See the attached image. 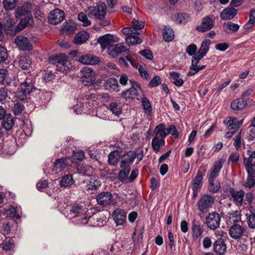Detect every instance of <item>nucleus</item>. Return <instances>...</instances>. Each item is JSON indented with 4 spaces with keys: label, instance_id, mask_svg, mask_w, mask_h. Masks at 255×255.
Returning <instances> with one entry per match:
<instances>
[{
    "label": "nucleus",
    "instance_id": "obj_27",
    "mask_svg": "<svg viewBox=\"0 0 255 255\" xmlns=\"http://www.w3.org/2000/svg\"><path fill=\"white\" fill-rule=\"evenodd\" d=\"M192 237L194 241L201 238L204 232V229L195 222H193L191 227Z\"/></svg>",
    "mask_w": 255,
    "mask_h": 255
},
{
    "label": "nucleus",
    "instance_id": "obj_20",
    "mask_svg": "<svg viewBox=\"0 0 255 255\" xmlns=\"http://www.w3.org/2000/svg\"><path fill=\"white\" fill-rule=\"evenodd\" d=\"M112 216L117 225H121L126 220L127 213L123 209H117L113 212Z\"/></svg>",
    "mask_w": 255,
    "mask_h": 255
},
{
    "label": "nucleus",
    "instance_id": "obj_29",
    "mask_svg": "<svg viewBox=\"0 0 255 255\" xmlns=\"http://www.w3.org/2000/svg\"><path fill=\"white\" fill-rule=\"evenodd\" d=\"M77 29V24L71 21L64 22L61 29L62 34H69L73 33Z\"/></svg>",
    "mask_w": 255,
    "mask_h": 255
},
{
    "label": "nucleus",
    "instance_id": "obj_15",
    "mask_svg": "<svg viewBox=\"0 0 255 255\" xmlns=\"http://www.w3.org/2000/svg\"><path fill=\"white\" fill-rule=\"evenodd\" d=\"M15 43L22 50L30 51L32 49V45L28 38L23 36H18L14 40Z\"/></svg>",
    "mask_w": 255,
    "mask_h": 255
},
{
    "label": "nucleus",
    "instance_id": "obj_16",
    "mask_svg": "<svg viewBox=\"0 0 255 255\" xmlns=\"http://www.w3.org/2000/svg\"><path fill=\"white\" fill-rule=\"evenodd\" d=\"M214 26L212 18L210 16H206L202 19L201 24L196 27V29L200 32H204L211 29Z\"/></svg>",
    "mask_w": 255,
    "mask_h": 255
},
{
    "label": "nucleus",
    "instance_id": "obj_37",
    "mask_svg": "<svg viewBox=\"0 0 255 255\" xmlns=\"http://www.w3.org/2000/svg\"><path fill=\"white\" fill-rule=\"evenodd\" d=\"M105 87L109 90L118 91L119 83L118 80L114 78H109L105 83Z\"/></svg>",
    "mask_w": 255,
    "mask_h": 255
},
{
    "label": "nucleus",
    "instance_id": "obj_12",
    "mask_svg": "<svg viewBox=\"0 0 255 255\" xmlns=\"http://www.w3.org/2000/svg\"><path fill=\"white\" fill-rule=\"evenodd\" d=\"M64 11L56 8L50 12L48 20L50 23L57 24L64 20Z\"/></svg>",
    "mask_w": 255,
    "mask_h": 255
},
{
    "label": "nucleus",
    "instance_id": "obj_47",
    "mask_svg": "<svg viewBox=\"0 0 255 255\" xmlns=\"http://www.w3.org/2000/svg\"><path fill=\"white\" fill-rule=\"evenodd\" d=\"M3 213L12 218H19V217L17 213V207H14L12 206H9L8 208H5Z\"/></svg>",
    "mask_w": 255,
    "mask_h": 255
},
{
    "label": "nucleus",
    "instance_id": "obj_60",
    "mask_svg": "<svg viewBox=\"0 0 255 255\" xmlns=\"http://www.w3.org/2000/svg\"><path fill=\"white\" fill-rule=\"evenodd\" d=\"M92 167L90 165H84L80 167V172L84 175L89 176L92 172Z\"/></svg>",
    "mask_w": 255,
    "mask_h": 255
},
{
    "label": "nucleus",
    "instance_id": "obj_1",
    "mask_svg": "<svg viewBox=\"0 0 255 255\" xmlns=\"http://www.w3.org/2000/svg\"><path fill=\"white\" fill-rule=\"evenodd\" d=\"M37 90V89L34 86L32 78L27 77L18 89L16 93V96L19 100L23 101L26 100L31 93Z\"/></svg>",
    "mask_w": 255,
    "mask_h": 255
},
{
    "label": "nucleus",
    "instance_id": "obj_33",
    "mask_svg": "<svg viewBox=\"0 0 255 255\" xmlns=\"http://www.w3.org/2000/svg\"><path fill=\"white\" fill-rule=\"evenodd\" d=\"M91 219L89 220L87 224L89 226H99L100 225V223L102 224L106 223L107 218L105 216L102 217L101 215L99 214L95 215L93 217L90 216Z\"/></svg>",
    "mask_w": 255,
    "mask_h": 255
},
{
    "label": "nucleus",
    "instance_id": "obj_9",
    "mask_svg": "<svg viewBox=\"0 0 255 255\" xmlns=\"http://www.w3.org/2000/svg\"><path fill=\"white\" fill-rule=\"evenodd\" d=\"M96 199L98 204L102 206H106L116 203L113 195L109 192H102L99 193Z\"/></svg>",
    "mask_w": 255,
    "mask_h": 255
},
{
    "label": "nucleus",
    "instance_id": "obj_31",
    "mask_svg": "<svg viewBox=\"0 0 255 255\" xmlns=\"http://www.w3.org/2000/svg\"><path fill=\"white\" fill-rule=\"evenodd\" d=\"M247 105V101L243 98H238L234 100L231 105V108L234 110H242Z\"/></svg>",
    "mask_w": 255,
    "mask_h": 255
},
{
    "label": "nucleus",
    "instance_id": "obj_54",
    "mask_svg": "<svg viewBox=\"0 0 255 255\" xmlns=\"http://www.w3.org/2000/svg\"><path fill=\"white\" fill-rule=\"evenodd\" d=\"M126 42L129 44L134 45L141 43L142 40L135 35H129L126 38Z\"/></svg>",
    "mask_w": 255,
    "mask_h": 255
},
{
    "label": "nucleus",
    "instance_id": "obj_11",
    "mask_svg": "<svg viewBox=\"0 0 255 255\" xmlns=\"http://www.w3.org/2000/svg\"><path fill=\"white\" fill-rule=\"evenodd\" d=\"M226 161L225 158H221L215 162L211 169V171L207 175L208 180H213L218 176L221 169L222 168Z\"/></svg>",
    "mask_w": 255,
    "mask_h": 255
},
{
    "label": "nucleus",
    "instance_id": "obj_36",
    "mask_svg": "<svg viewBox=\"0 0 255 255\" xmlns=\"http://www.w3.org/2000/svg\"><path fill=\"white\" fill-rule=\"evenodd\" d=\"M89 38V34L85 31H82L75 35L74 42L76 44H82Z\"/></svg>",
    "mask_w": 255,
    "mask_h": 255
},
{
    "label": "nucleus",
    "instance_id": "obj_14",
    "mask_svg": "<svg viewBox=\"0 0 255 255\" xmlns=\"http://www.w3.org/2000/svg\"><path fill=\"white\" fill-rule=\"evenodd\" d=\"M68 162L65 158L58 159L55 161L51 170V174H59L66 170L67 167Z\"/></svg>",
    "mask_w": 255,
    "mask_h": 255
},
{
    "label": "nucleus",
    "instance_id": "obj_18",
    "mask_svg": "<svg viewBox=\"0 0 255 255\" xmlns=\"http://www.w3.org/2000/svg\"><path fill=\"white\" fill-rule=\"evenodd\" d=\"M114 38L113 35L107 34L99 37L98 39V42L100 44L102 49L104 50L107 47H109L112 42L118 41L119 40L118 37H116L115 39H114Z\"/></svg>",
    "mask_w": 255,
    "mask_h": 255
},
{
    "label": "nucleus",
    "instance_id": "obj_22",
    "mask_svg": "<svg viewBox=\"0 0 255 255\" xmlns=\"http://www.w3.org/2000/svg\"><path fill=\"white\" fill-rule=\"evenodd\" d=\"M31 10V5L29 3H24L21 6H18L15 12L16 18H20L22 16L30 15V12Z\"/></svg>",
    "mask_w": 255,
    "mask_h": 255
},
{
    "label": "nucleus",
    "instance_id": "obj_45",
    "mask_svg": "<svg viewBox=\"0 0 255 255\" xmlns=\"http://www.w3.org/2000/svg\"><path fill=\"white\" fill-rule=\"evenodd\" d=\"M171 79L174 80V84L178 87L182 86L184 84L183 80L180 77V74L176 72H170L169 73Z\"/></svg>",
    "mask_w": 255,
    "mask_h": 255
},
{
    "label": "nucleus",
    "instance_id": "obj_25",
    "mask_svg": "<svg viewBox=\"0 0 255 255\" xmlns=\"http://www.w3.org/2000/svg\"><path fill=\"white\" fill-rule=\"evenodd\" d=\"M33 21L30 15H27L22 18L16 26L15 32H18L29 26L32 25Z\"/></svg>",
    "mask_w": 255,
    "mask_h": 255
},
{
    "label": "nucleus",
    "instance_id": "obj_50",
    "mask_svg": "<svg viewBox=\"0 0 255 255\" xmlns=\"http://www.w3.org/2000/svg\"><path fill=\"white\" fill-rule=\"evenodd\" d=\"M255 24V10L252 9L250 10L249 14V20L244 25V28L245 29H250L253 27Z\"/></svg>",
    "mask_w": 255,
    "mask_h": 255
},
{
    "label": "nucleus",
    "instance_id": "obj_13",
    "mask_svg": "<svg viewBox=\"0 0 255 255\" xmlns=\"http://www.w3.org/2000/svg\"><path fill=\"white\" fill-rule=\"evenodd\" d=\"M136 156V153L134 151L129 150L123 154L121 158V167L130 168V164L134 160Z\"/></svg>",
    "mask_w": 255,
    "mask_h": 255
},
{
    "label": "nucleus",
    "instance_id": "obj_2",
    "mask_svg": "<svg viewBox=\"0 0 255 255\" xmlns=\"http://www.w3.org/2000/svg\"><path fill=\"white\" fill-rule=\"evenodd\" d=\"M86 212V209L79 205H74L70 209V214L75 215L74 218L76 224L79 225L87 224L91 217L87 218L84 214Z\"/></svg>",
    "mask_w": 255,
    "mask_h": 255
},
{
    "label": "nucleus",
    "instance_id": "obj_4",
    "mask_svg": "<svg viewBox=\"0 0 255 255\" xmlns=\"http://www.w3.org/2000/svg\"><path fill=\"white\" fill-rule=\"evenodd\" d=\"M81 80L83 85L86 86H91L96 83V72L88 67H83L80 71Z\"/></svg>",
    "mask_w": 255,
    "mask_h": 255
},
{
    "label": "nucleus",
    "instance_id": "obj_56",
    "mask_svg": "<svg viewBox=\"0 0 255 255\" xmlns=\"http://www.w3.org/2000/svg\"><path fill=\"white\" fill-rule=\"evenodd\" d=\"M78 19L82 22L84 26H88L91 24V22L88 19L86 14L84 12L79 13Z\"/></svg>",
    "mask_w": 255,
    "mask_h": 255
},
{
    "label": "nucleus",
    "instance_id": "obj_55",
    "mask_svg": "<svg viewBox=\"0 0 255 255\" xmlns=\"http://www.w3.org/2000/svg\"><path fill=\"white\" fill-rule=\"evenodd\" d=\"M3 4L6 10H12L16 5V0H3Z\"/></svg>",
    "mask_w": 255,
    "mask_h": 255
},
{
    "label": "nucleus",
    "instance_id": "obj_51",
    "mask_svg": "<svg viewBox=\"0 0 255 255\" xmlns=\"http://www.w3.org/2000/svg\"><path fill=\"white\" fill-rule=\"evenodd\" d=\"M199 61L200 60H197L195 58L192 57L191 66L188 73V76H193L199 72V69H197V64Z\"/></svg>",
    "mask_w": 255,
    "mask_h": 255
},
{
    "label": "nucleus",
    "instance_id": "obj_10",
    "mask_svg": "<svg viewBox=\"0 0 255 255\" xmlns=\"http://www.w3.org/2000/svg\"><path fill=\"white\" fill-rule=\"evenodd\" d=\"M128 51L129 48L123 43L111 45L108 48V53L112 57H116L122 53H128Z\"/></svg>",
    "mask_w": 255,
    "mask_h": 255
},
{
    "label": "nucleus",
    "instance_id": "obj_7",
    "mask_svg": "<svg viewBox=\"0 0 255 255\" xmlns=\"http://www.w3.org/2000/svg\"><path fill=\"white\" fill-rule=\"evenodd\" d=\"M246 233V228L244 224L232 225L229 229L230 236L235 240L241 238Z\"/></svg>",
    "mask_w": 255,
    "mask_h": 255
},
{
    "label": "nucleus",
    "instance_id": "obj_41",
    "mask_svg": "<svg viewBox=\"0 0 255 255\" xmlns=\"http://www.w3.org/2000/svg\"><path fill=\"white\" fill-rule=\"evenodd\" d=\"M120 157L121 155L119 151L115 150L111 152L109 155V163L111 165H116L119 162Z\"/></svg>",
    "mask_w": 255,
    "mask_h": 255
},
{
    "label": "nucleus",
    "instance_id": "obj_23",
    "mask_svg": "<svg viewBox=\"0 0 255 255\" xmlns=\"http://www.w3.org/2000/svg\"><path fill=\"white\" fill-rule=\"evenodd\" d=\"M230 192L234 201L238 206L242 205L244 201L245 192L241 190L237 191L233 188L230 189Z\"/></svg>",
    "mask_w": 255,
    "mask_h": 255
},
{
    "label": "nucleus",
    "instance_id": "obj_44",
    "mask_svg": "<svg viewBox=\"0 0 255 255\" xmlns=\"http://www.w3.org/2000/svg\"><path fill=\"white\" fill-rule=\"evenodd\" d=\"M229 222L233 225L235 224H244L241 220V216L238 212L230 214L229 216Z\"/></svg>",
    "mask_w": 255,
    "mask_h": 255
},
{
    "label": "nucleus",
    "instance_id": "obj_3",
    "mask_svg": "<svg viewBox=\"0 0 255 255\" xmlns=\"http://www.w3.org/2000/svg\"><path fill=\"white\" fill-rule=\"evenodd\" d=\"M95 99V94L87 95L84 98H80L79 101L77 102L76 104L73 106L72 109L73 112L76 114H81L85 106L88 104L89 107L93 108L94 106Z\"/></svg>",
    "mask_w": 255,
    "mask_h": 255
},
{
    "label": "nucleus",
    "instance_id": "obj_28",
    "mask_svg": "<svg viewBox=\"0 0 255 255\" xmlns=\"http://www.w3.org/2000/svg\"><path fill=\"white\" fill-rule=\"evenodd\" d=\"M214 251L220 255H223L226 251V245L223 239L217 240L213 244Z\"/></svg>",
    "mask_w": 255,
    "mask_h": 255
},
{
    "label": "nucleus",
    "instance_id": "obj_17",
    "mask_svg": "<svg viewBox=\"0 0 255 255\" xmlns=\"http://www.w3.org/2000/svg\"><path fill=\"white\" fill-rule=\"evenodd\" d=\"M210 44L211 41L209 39L204 40L202 42L201 46L197 54H195L193 57L195 58L197 60H200L208 52Z\"/></svg>",
    "mask_w": 255,
    "mask_h": 255
},
{
    "label": "nucleus",
    "instance_id": "obj_34",
    "mask_svg": "<svg viewBox=\"0 0 255 255\" xmlns=\"http://www.w3.org/2000/svg\"><path fill=\"white\" fill-rule=\"evenodd\" d=\"M50 62L54 64H59V63H68V57L64 53H58L55 56L49 57Z\"/></svg>",
    "mask_w": 255,
    "mask_h": 255
},
{
    "label": "nucleus",
    "instance_id": "obj_46",
    "mask_svg": "<svg viewBox=\"0 0 255 255\" xmlns=\"http://www.w3.org/2000/svg\"><path fill=\"white\" fill-rule=\"evenodd\" d=\"M31 61L29 57L21 56L19 60V66L21 69H28L31 66Z\"/></svg>",
    "mask_w": 255,
    "mask_h": 255
},
{
    "label": "nucleus",
    "instance_id": "obj_57",
    "mask_svg": "<svg viewBox=\"0 0 255 255\" xmlns=\"http://www.w3.org/2000/svg\"><path fill=\"white\" fill-rule=\"evenodd\" d=\"M122 170L119 173V178L120 181H124L127 179L130 171V168L121 167Z\"/></svg>",
    "mask_w": 255,
    "mask_h": 255
},
{
    "label": "nucleus",
    "instance_id": "obj_30",
    "mask_svg": "<svg viewBox=\"0 0 255 255\" xmlns=\"http://www.w3.org/2000/svg\"><path fill=\"white\" fill-rule=\"evenodd\" d=\"M237 10L234 8H226L222 11L220 16L221 19L223 20L231 19L237 15Z\"/></svg>",
    "mask_w": 255,
    "mask_h": 255
},
{
    "label": "nucleus",
    "instance_id": "obj_5",
    "mask_svg": "<svg viewBox=\"0 0 255 255\" xmlns=\"http://www.w3.org/2000/svg\"><path fill=\"white\" fill-rule=\"evenodd\" d=\"M107 7L104 2H99L95 7H91L88 9V16L91 18H95L98 20H102L105 18Z\"/></svg>",
    "mask_w": 255,
    "mask_h": 255
},
{
    "label": "nucleus",
    "instance_id": "obj_61",
    "mask_svg": "<svg viewBox=\"0 0 255 255\" xmlns=\"http://www.w3.org/2000/svg\"><path fill=\"white\" fill-rule=\"evenodd\" d=\"M119 62L121 65H124L127 67L128 66V63L131 65H133V61L129 56L120 57L119 59Z\"/></svg>",
    "mask_w": 255,
    "mask_h": 255
},
{
    "label": "nucleus",
    "instance_id": "obj_38",
    "mask_svg": "<svg viewBox=\"0 0 255 255\" xmlns=\"http://www.w3.org/2000/svg\"><path fill=\"white\" fill-rule=\"evenodd\" d=\"M2 120L3 127L7 130L11 129L14 125L13 117L10 114H7Z\"/></svg>",
    "mask_w": 255,
    "mask_h": 255
},
{
    "label": "nucleus",
    "instance_id": "obj_6",
    "mask_svg": "<svg viewBox=\"0 0 255 255\" xmlns=\"http://www.w3.org/2000/svg\"><path fill=\"white\" fill-rule=\"evenodd\" d=\"M215 197L208 194L203 195L198 202L199 210L202 213L207 212L213 206Z\"/></svg>",
    "mask_w": 255,
    "mask_h": 255
},
{
    "label": "nucleus",
    "instance_id": "obj_40",
    "mask_svg": "<svg viewBox=\"0 0 255 255\" xmlns=\"http://www.w3.org/2000/svg\"><path fill=\"white\" fill-rule=\"evenodd\" d=\"M163 36L166 41H171L174 37V32L173 29L168 26L163 28Z\"/></svg>",
    "mask_w": 255,
    "mask_h": 255
},
{
    "label": "nucleus",
    "instance_id": "obj_63",
    "mask_svg": "<svg viewBox=\"0 0 255 255\" xmlns=\"http://www.w3.org/2000/svg\"><path fill=\"white\" fill-rule=\"evenodd\" d=\"M249 227L251 229H255V214H251L247 217Z\"/></svg>",
    "mask_w": 255,
    "mask_h": 255
},
{
    "label": "nucleus",
    "instance_id": "obj_49",
    "mask_svg": "<svg viewBox=\"0 0 255 255\" xmlns=\"http://www.w3.org/2000/svg\"><path fill=\"white\" fill-rule=\"evenodd\" d=\"M209 185L208 189L211 192L215 193L218 192L220 189L221 186L220 182L218 180H208Z\"/></svg>",
    "mask_w": 255,
    "mask_h": 255
},
{
    "label": "nucleus",
    "instance_id": "obj_19",
    "mask_svg": "<svg viewBox=\"0 0 255 255\" xmlns=\"http://www.w3.org/2000/svg\"><path fill=\"white\" fill-rule=\"evenodd\" d=\"M131 87L129 89L123 91L122 95L126 98H134L137 95V90L140 89L139 84L134 81L130 80Z\"/></svg>",
    "mask_w": 255,
    "mask_h": 255
},
{
    "label": "nucleus",
    "instance_id": "obj_64",
    "mask_svg": "<svg viewBox=\"0 0 255 255\" xmlns=\"http://www.w3.org/2000/svg\"><path fill=\"white\" fill-rule=\"evenodd\" d=\"M24 109V106L22 105H21L19 103H16L14 104L13 107V111L15 115H20Z\"/></svg>",
    "mask_w": 255,
    "mask_h": 255
},
{
    "label": "nucleus",
    "instance_id": "obj_32",
    "mask_svg": "<svg viewBox=\"0 0 255 255\" xmlns=\"http://www.w3.org/2000/svg\"><path fill=\"white\" fill-rule=\"evenodd\" d=\"M165 137L157 136H154L152 141L151 145L153 149L156 151H159L160 148L165 144Z\"/></svg>",
    "mask_w": 255,
    "mask_h": 255
},
{
    "label": "nucleus",
    "instance_id": "obj_52",
    "mask_svg": "<svg viewBox=\"0 0 255 255\" xmlns=\"http://www.w3.org/2000/svg\"><path fill=\"white\" fill-rule=\"evenodd\" d=\"M10 79L8 71L5 69H0V83L9 84Z\"/></svg>",
    "mask_w": 255,
    "mask_h": 255
},
{
    "label": "nucleus",
    "instance_id": "obj_26",
    "mask_svg": "<svg viewBox=\"0 0 255 255\" xmlns=\"http://www.w3.org/2000/svg\"><path fill=\"white\" fill-rule=\"evenodd\" d=\"M245 165H251L255 167V150H248L244 154Z\"/></svg>",
    "mask_w": 255,
    "mask_h": 255
},
{
    "label": "nucleus",
    "instance_id": "obj_59",
    "mask_svg": "<svg viewBox=\"0 0 255 255\" xmlns=\"http://www.w3.org/2000/svg\"><path fill=\"white\" fill-rule=\"evenodd\" d=\"M166 136L168 134H171L175 138H177L178 136L179 132L177 130L176 127L174 125H170L166 131Z\"/></svg>",
    "mask_w": 255,
    "mask_h": 255
},
{
    "label": "nucleus",
    "instance_id": "obj_8",
    "mask_svg": "<svg viewBox=\"0 0 255 255\" xmlns=\"http://www.w3.org/2000/svg\"><path fill=\"white\" fill-rule=\"evenodd\" d=\"M221 217L219 213L214 212L209 213L206 217V223L209 228L215 230L220 224Z\"/></svg>",
    "mask_w": 255,
    "mask_h": 255
},
{
    "label": "nucleus",
    "instance_id": "obj_24",
    "mask_svg": "<svg viewBox=\"0 0 255 255\" xmlns=\"http://www.w3.org/2000/svg\"><path fill=\"white\" fill-rule=\"evenodd\" d=\"M192 190L195 191H199L203 185V174L201 171H198L196 176L193 179Z\"/></svg>",
    "mask_w": 255,
    "mask_h": 255
},
{
    "label": "nucleus",
    "instance_id": "obj_43",
    "mask_svg": "<svg viewBox=\"0 0 255 255\" xmlns=\"http://www.w3.org/2000/svg\"><path fill=\"white\" fill-rule=\"evenodd\" d=\"M165 127V125L163 123L157 125L153 131L154 136L165 137L166 136V129Z\"/></svg>",
    "mask_w": 255,
    "mask_h": 255
},
{
    "label": "nucleus",
    "instance_id": "obj_62",
    "mask_svg": "<svg viewBox=\"0 0 255 255\" xmlns=\"http://www.w3.org/2000/svg\"><path fill=\"white\" fill-rule=\"evenodd\" d=\"M13 242L11 240H9L3 243L2 248L3 250L8 251L13 249Z\"/></svg>",
    "mask_w": 255,
    "mask_h": 255
},
{
    "label": "nucleus",
    "instance_id": "obj_21",
    "mask_svg": "<svg viewBox=\"0 0 255 255\" xmlns=\"http://www.w3.org/2000/svg\"><path fill=\"white\" fill-rule=\"evenodd\" d=\"M79 62L86 65H95L100 62V58L93 55L85 54L80 56Z\"/></svg>",
    "mask_w": 255,
    "mask_h": 255
},
{
    "label": "nucleus",
    "instance_id": "obj_42",
    "mask_svg": "<svg viewBox=\"0 0 255 255\" xmlns=\"http://www.w3.org/2000/svg\"><path fill=\"white\" fill-rule=\"evenodd\" d=\"M173 19L178 23H186L190 19V16L186 13H178L174 15Z\"/></svg>",
    "mask_w": 255,
    "mask_h": 255
},
{
    "label": "nucleus",
    "instance_id": "obj_35",
    "mask_svg": "<svg viewBox=\"0 0 255 255\" xmlns=\"http://www.w3.org/2000/svg\"><path fill=\"white\" fill-rule=\"evenodd\" d=\"M114 115L119 117L122 112V108L121 104L113 102L110 104L109 106L105 105Z\"/></svg>",
    "mask_w": 255,
    "mask_h": 255
},
{
    "label": "nucleus",
    "instance_id": "obj_48",
    "mask_svg": "<svg viewBox=\"0 0 255 255\" xmlns=\"http://www.w3.org/2000/svg\"><path fill=\"white\" fill-rule=\"evenodd\" d=\"M100 185L101 181L98 178L91 177L87 184V187L89 190H93L97 189Z\"/></svg>",
    "mask_w": 255,
    "mask_h": 255
},
{
    "label": "nucleus",
    "instance_id": "obj_39",
    "mask_svg": "<svg viewBox=\"0 0 255 255\" xmlns=\"http://www.w3.org/2000/svg\"><path fill=\"white\" fill-rule=\"evenodd\" d=\"M75 183L72 174L64 175L60 182L61 187H68L71 186Z\"/></svg>",
    "mask_w": 255,
    "mask_h": 255
},
{
    "label": "nucleus",
    "instance_id": "obj_58",
    "mask_svg": "<svg viewBox=\"0 0 255 255\" xmlns=\"http://www.w3.org/2000/svg\"><path fill=\"white\" fill-rule=\"evenodd\" d=\"M85 158L84 152L82 150H79L78 151L73 152L72 155V158L73 160H77L81 161Z\"/></svg>",
    "mask_w": 255,
    "mask_h": 255
},
{
    "label": "nucleus",
    "instance_id": "obj_53",
    "mask_svg": "<svg viewBox=\"0 0 255 255\" xmlns=\"http://www.w3.org/2000/svg\"><path fill=\"white\" fill-rule=\"evenodd\" d=\"M141 102L143 107L144 113L150 114L151 112L152 107L149 100L145 97L141 98Z\"/></svg>",
    "mask_w": 255,
    "mask_h": 255
}]
</instances>
